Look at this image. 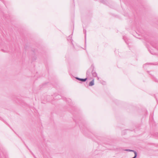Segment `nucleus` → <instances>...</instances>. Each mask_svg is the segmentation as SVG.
Here are the masks:
<instances>
[{"label": "nucleus", "mask_w": 158, "mask_h": 158, "mask_svg": "<svg viewBox=\"0 0 158 158\" xmlns=\"http://www.w3.org/2000/svg\"><path fill=\"white\" fill-rule=\"evenodd\" d=\"M94 80H93L91 81L89 83V86H92L94 85Z\"/></svg>", "instance_id": "f257e3e1"}, {"label": "nucleus", "mask_w": 158, "mask_h": 158, "mask_svg": "<svg viewBox=\"0 0 158 158\" xmlns=\"http://www.w3.org/2000/svg\"><path fill=\"white\" fill-rule=\"evenodd\" d=\"M78 80L82 81H85L86 80V78L85 79H80L79 78H77Z\"/></svg>", "instance_id": "f03ea898"}]
</instances>
